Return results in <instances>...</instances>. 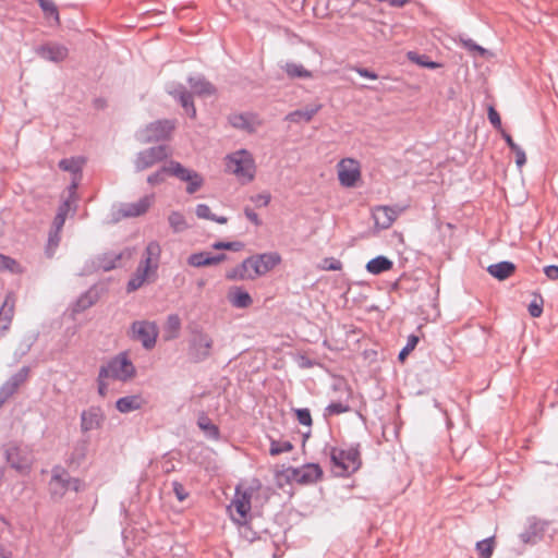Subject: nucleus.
Masks as SVG:
<instances>
[{
	"mask_svg": "<svg viewBox=\"0 0 558 558\" xmlns=\"http://www.w3.org/2000/svg\"><path fill=\"white\" fill-rule=\"evenodd\" d=\"M320 268L323 270H341L342 263L333 257L324 258Z\"/></svg>",
	"mask_w": 558,
	"mask_h": 558,
	"instance_id": "3c124183",
	"label": "nucleus"
},
{
	"mask_svg": "<svg viewBox=\"0 0 558 558\" xmlns=\"http://www.w3.org/2000/svg\"><path fill=\"white\" fill-rule=\"evenodd\" d=\"M463 45L470 51L475 52L480 57H485L488 53V51L485 48L475 44L471 38L463 39Z\"/></svg>",
	"mask_w": 558,
	"mask_h": 558,
	"instance_id": "5fc2aeb1",
	"label": "nucleus"
},
{
	"mask_svg": "<svg viewBox=\"0 0 558 558\" xmlns=\"http://www.w3.org/2000/svg\"><path fill=\"white\" fill-rule=\"evenodd\" d=\"M476 550L478 553L480 558H490L494 550V537H488L486 539L477 542Z\"/></svg>",
	"mask_w": 558,
	"mask_h": 558,
	"instance_id": "ea45409f",
	"label": "nucleus"
},
{
	"mask_svg": "<svg viewBox=\"0 0 558 558\" xmlns=\"http://www.w3.org/2000/svg\"><path fill=\"white\" fill-rule=\"evenodd\" d=\"M4 456L7 462L11 465V468L20 472L28 470L31 468V460L27 457L26 452L15 444L7 445Z\"/></svg>",
	"mask_w": 558,
	"mask_h": 558,
	"instance_id": "2eb2a0df",
	"label": "nucleus"
},
{
	"mask_svg": "<svg viewBox=\"0 0 558 558\" xmlns=\"http://www.w3.org/2000/svg\"><path fill=\"white\" fill-rule=\"evenodd\" d=\"M83 161L76 158H64L59 161V168L71 172L74 177H81Z\"/></svg>",
	"mask_w": 558,
	"mask_h": 558,
	"instance_id": "f704fd0d",
	"label": "nucleus"
},
{
	"mask_svg": "<svg viewBox=\"0 0 558 558\" xmlns=\"http://www.w3.org/2000/svg\"><path fill=\"white\" fill-rule=\"evenodd\" d=\"M250 259L252 260L256 277L267 274L281 262V257L278 253H264L251 256Z\"/></svg>",
	"mask_w": 558,
	"mask_h": 558,
	"instance_id": "dca6fc26",
	"label": "nucleus"
},
{
	"mask_svg": "<svg viewBox=\"0 0 558 558\" xmlns=\"http://www.w3.org/2000/svg\"><path fill=\"white\" fill-rule=\"evenodd\" d=\"M100 377L128 383L136 376V367L126 352H121L102 364Z\"/></svg>",
	"mask_w": 558,
	"mask_h": 558,
	"instance_id": "f257e3e1",
	"label": "nucleus"
},
{
	"mask_svg": "<svg viewBox=\"0 0 558 558\" xmlns=\"http://www.w3.org/2000/svg\"><path fill=\"white\" fill-rule=\"evenodd\" d=\"M105 413L100 407L92 405L81 413V430L87 433L99 429L105 422Z\"/></svg>",
	"mask_w": 558,
	"mask_h": 558,
	"instance_id": "ddd939ff",
	"label": "nucleus"
},
{
	"mask_svg": "<svg viewBox=\"0 0 558 558\" xmlns=\"http://www.w3.org/2000/svg\"><path fill=\"white\" fill-rule=\"evenodd\" d=\"M31 373L28 366H23L19 372L13 374L7 381L0 387V404H3L9 398H11L19 388L26 383Z\"/></svg>",
	"mask_w": 558,
	"mask_h": 558,
	"instance_id": "f8f14e48",
	"label": "nucleus"
},
{
	"mask_svg": "<svg viewBox=\"0 0 558 558\" xmlns=\"http://www.w3.org/2000/svg\"><path fill=\"white\" fill-rule=\"evenodd\" d=\"M487 271L498 280H506L515 271V266L511 262L502 260L497 264L489 265Z\"/></svg>",
	"mask_w": 558,
	"mask_h": 558,
	"instance_id": "393cba45",
	"label": "nucleus"
},
{
	"mask_svg": "<svg viewBox=\"0 0 558 558\" xmlns=\"http://www.w3.org/2000/svg\"><path fill=\"white\" fill-rule=\"evenodd\" d=\"M94 303H95L94 296L89 292H86V293L82 294L76 300V302L73 305V312L81 313V312L89 308Z\"/></svg>",
	"mask_w": 558,
	"mask_h": 558,
	"instance_id": "79ce46f5",
	"label": "nucleus"
},
{
	"mask_svg": "<svg viewBox=\"0 0 558 558\" xmlns=\"http://www.w3.org/2000/svg\"><path fill=\"white\" fill-rule=\"evenodd\" d=\"M170 175L186 182V193L194 194L204 185V178L195 170L185 168L182 163L171 160Z\"/></svg>",
	"mask_w": 558,
	"mask_h": 558,
	"instance_id": "6e6552de",
	"label": "nucleus"
},
{
	"mask_svg": "<svg viewBox=\"0 0 558 558\" xmlns=\"http://www.w3.org/2000/svg\"><path fill=\"white\" fill-rule=\"evenodd\" d=\"M193 92L199 96L203 95H213L216 92V88L211 83L206 81L203 76L189 77L187 80Z\"/></svg>",
	"mask_w": 558,
	"mask_h": 558,
	"instance_id": "7c9ffc66",
	"label": "nucleus"
},
{
	"mask_svg": "<svg viewBox=\"0 0 558 558\" xmlns=\"http://www.w3.org/2000/svg\"><path fill=\"white\" fill-rule=\"evenodd\" d=\"M59 242H60V232L51 230L49 232L48 244H47V248H46V253H47L48 257L53 256L54 250L58 247Z\"/></svg>",
	"mask_w": 558,
	"mask_h": 558,
	"instance_id": "49530a36",
	"label": "nucleus"
},
{
	"mask_svg": "<svg viewBox=\"0 0 558 558\" xmlns=\"http://www.w3.org/2000/svg\"><path fill=\"white\" fill-rule=\"evenodd\" d=\"M211 246L215 250H229V251L238 252L244 247V243L240 242V241H233V242L217 241Z\"/></svg>",
	"mask_w": 558,
	"mask_h": 558,
	"instance_id": "a18cd8bd",
	"label": "nucleus"
},
{
	"mask_svg": "<svg viewBox=\"0 0 558 558\" xmlns=\"http://www.w3.org/2000/svg\"><path fill=\"white\" fill-rule=\"evenodd\" d=\"M146 281L147 280H145V278L140 277V276L134 274L131 277V279L129 280L128 284H126V291L128 292H134L137 289H140Z\"/></svg>",
	"mask_w": 558,
	"mask_h": 558,
	"instance_id": "6e6d98bb",
	"label": "nucleus"
},
{
	"mask_svg": "<svg viewBox=\"0 0 558 558\" xmlns=\"http://www.w3.org/2000/svg\"><path fill=\"white\" fill-rule=\"evenodd\" d=\"M195 214L199 219H213L214 214H211L210 208L206 204H198L195 208Z\"/></svg>",
	"mask_w": 558,
	"mask_h": 558,
	"instance_id": "4d7b16f0",
	"label": "nucleus"
},
{
	"mask_svg": "<svg viewBox=\"0 0 558 558\" xmlns=\"http://www.w3.org/2000/svg\"><path fill=\"white\" fill-rule=\"evenodd\" d=\"M320 105L317 106H307L303 109H299L295 111L290 112L286 120L293 123H300V122H310L313 117L319 111Z\"/></svg>",
	"mask_w": 558,
	"mask_h": 558,
	"instance_id": "c85d7f7f",
	"label": "nucleus"
},
{
	"mask_svg": "<svg viewBox=\"0 0 558 558\" xmlns=\"http://www.w3.org/2000/svg\"><path fill=\"white\" fill-rule=\"evenodd\" d=\"M350 411V405L343 402H331L325 409V415H339Z\"/></svg>",
	"mask_w": 558,
	"mask_h": 558,
	"instance_id": "c03bdc74",
	"label": "nucleus"
},
{
	"mask_svg": "<svg viewBox=\"0 0 558 558\" xmlns=\"http://www.w3.org/2000/svg\"><path fill=\"white\" fill-rule=\"evenodd\" d=\"M250 118L251 117L248 114L234 113L229 117V122L235 129L244 130L248 133H252L255 131V128L251 122Z\"/></svg>",
	"mask_w": 558,
	"mask_h": 558,
	"instance_id": "473e14b6",
	"label": "nucleus"
},
{
	"mask_svg": "<svg viewBox=\"0 0 558 558\" xmlns=\"http://www.w3.org/2000/svg\"><path fill=\"white\" fill-rule=\"evenodd\" d=\"M14 314V300L7 296L0 308V338L9 329Z\"/></svg>",
	"mask_w": 558,
	"mask_h": 558,
	"instance_id": "b1692460",
	"label": "nucleus"
},
{
	"mask_svg": "<svg viewBox=\"0 0 558 558\" xmlns=\"http://www.w3.org/2000/svg\"><path fill=\"white\" fill-rule=\"evenodd\" d=\"M283 71L290 78H311V71L306 70L302 64L294 62H287L283 65Z\"/></svg>",
	"mask_w": 558,
	"mask_h": 558,
	"instance_id": "72a5a7b5",
	"label": "nucleus"
},
{
	"mask_svg": "<svg viewBox=\"0 0 558 558\" xmlns=\"http://www.w3.org/2000/svg\"><path fill=\"white\" fill-rule=\"evenodd\" d=\"M256 275L253 269L252 260L250 257L244 259L241 264L228 270L226 279L228 280H252Z\"/></svg>",
	"mask_w": 558,
	"mask_h": 558,
	"instance_id": "aec40b11",
	"label": "nucleus"
},
{
	"mask_svg": "<svg viewBox=\"0 0 558 558\" xmlns=\"http://www.w3.org/2000/svg\"><path fill=\"white\" fill-rule=\"evenodd\" d=\"M175 124L172 120H158L149 123L145 129L138 132L137 138L143 144H149L168 140L174 130Z\"/></svg>",
	"mask_w": 558,
	"mask_h": 558,
	"instance_id": "423d86ee",
	"label": "nucleus"
},
{
	"mask_svg": "<svg viewBox=\"0 0 558 558\" xmlns=\"http://www.w3.org/2000/svg\"><path fill=\"white\" fill-rule=\"evenodd\" d=\"M172 489L179 501H184L189 497L185 487L177 481L172 482Z\"/></svg>",
	"mask_w": 558,
	"mask_h": 558,
	"instance_id": "bf43d9fd",
	"label": "nucleus"
},
{
	"mask_svg": "<svg viewBox=\"0 0 558 558\" xmlns=\"http://www.w3.org/2000/svg\"><path fill=\"white\" fill-rule=\"evenodd\" d=\"M170 169H171V160L168 162V165H165L160 167L157 171L149 174L147 177V183L155 186L163 183L166 181V177L170 175Z\"/></svg>",
	"mask_w": 558,
	"mask_h": 558,
	"instance_id": "e433bc0d",
	"label": "nucleus"
},
{
	"mask_svg": "<svg viewBox=\"0 0 558 558\" xmlns=\"http://www.w3.org/2000/svg\"><path fill=\"white\" fill-rule=\"evenodd\" d=\"M400 210L389 206H377L373 210L375 226L380 229H388L399 216Z\"/></svg>",
	"mask_w": 558,
	"mask_h": 558,
	"instance_id": "a211bd4d",
	"label": "nucleus"
},
{
	"mask_svg": "<svg viewBox=\"0 0 558 558\" xmlns=\"http://www.w3.org/2000/svg\"><path fill=\"white\" fill-rule=\"evenodd\" d=\"M169 94L178 99L181 106H183V104L192 97V94L189 93L183 85H179L175 88L169 90Z\"/></svg>",
	"mask_w": 558,
	"mask_h": 558,
	"instance_id": "de8ad7c7",
	"label": "nucleus"
},
{
	"mask_svg": "<svg viewBox=\"0 0 558 558\" xmlns=\"http://www.w3.org/2000/svg\"><path fill=\"white\" fill-rule=\"evenodd\" d=\"M169 225L173 232L179 233L187 229V222L180 211H172L168 217Z\"/></svg>",
	"mask_w": 558,
	"mask_h": 558,
	"instance_id": "4c0bfd02",
	"label": "nucleus"
},
{
	"mask_svg": "<svg viewBox=\"0 0 558 558\" xmlns=\"http://www.w3.org/2000/svg\"><path fill=\"white\" fill-rule=\"evenodd\" d=\"M250 201L254 203L257 207H266L271 201V195L268 192H263L256 195H252Z\"/></svg>",
	"mask_w": 558,
	"mask_h": 558,
	"instance_id": "8fccbe9b",
	"label": "nucleus"
},
{
	"mask_svg": "<svg viewBox=\"0 0 558 558\" xmlns=\"http://www.w3.org/2000/svg\"><path fill=\"white\" fill-rule=\"evenodd\" d=\"M393 263L386 256H377L366 264V270L372 275H379L392 268Z\"/></svg>",
	"mask_w": 558,
	"mask_h": 558,
	"instance_id": "2f4dec72",
	"label": "nucleus"
},
{
	"mask_svg": "<svg viewBox=\"0 0 558 558\" xmlns=\"http://www.w3.org/2000/svg\"><path fill=\"white\" fill-rule=\"evenodd\" d=\"M145 403L141 395H131L118 399L116 408L121 413H129L142 409Z\"/></svg>",
	"mask_w": 558,
	"mask_h": 558,
	"instance_id": "5701e85b",
	"label": "nucleus"
},
{
	"mask_svg": "<svg viewBox=\"0 0 558 558\" xmlns=\"http://www.w3.org/2000/svg\"><path fill=\"white\" fill-rule=\"evenodd\" d=\"M418 343V337L415 335H410L407 340V344L399 352L398 359L400 362H403L407 356L415 349Z\"/></svg>",
	"mask_w": 558,
	"mask_h": 558,
	"instance_id": "37998d69",
	"label": "nucleus"
},
{
	"mask_svg": "<svg viewBox=\"0 0 558 558\" xmlns=\"http://www.w3.org/2000/svg\"><path fill=\"white\" fill-rule=\"evenodd\" d=\"M181 328V319L177 314H171L167 318V329L174 332L173 337L177 336Z\"/></svg>",
	"mask_w": 558,
	"mask_h": 558,
	"instance_id": "864d4df0",
	"label": "nucleus"
},
{
	"mask_svg": "<svg viewBox=\"0 0 558 558\" xmlns=\"http://www.w3.org/2000/svg\"><path fill=\"white\" fill-rule=\"evenodd\" d=\"M529 313L532 317L536 318L539 317L543 313V299L539 298V300H533L529 305Z\"/></svg>",
	"mask_w": 558,
	"mask_h": 558,
	"instance_id": "13d9d810",
	"label": "nucleus"
},
{
	"mask_svg": "<svg viewBox=\"0 0 558 558\" xmlns=\"http://www.w3.org/2000/svg\"><path fill=\"white\" fill-rule=\"evenodd\" d=\"M544 533L545 523L533 521L529 524L526 530L520 534V538L524 544H536L543 538Z\"/></svg>",
	"mask_w": 558,
	"mask_h": 558,
	"instance_id": "4be33fe9",
	"label": "nucleus"
},
{
	"mask_svg": "<svg viewBox=\"0 0 558 558\" xmlns=\"http://www.w3.org/2000/svg\"><path fill=\"white\" fill-rule=\"evenodd\" d=\"M244 215L256 227L262 225V220L259 219L258 215L251 207L246 206L244 208Z\"/></svg>",
	"mask_w": 558,
	"mask_h": 558,
	"instance_id": "69168bd1",
	"label": "nucleus"
},
{
	"mask_svg": "<svg viewBox=\"0 0 558 558\" xmlns=\"http://www.w3.org/2000/svg\"><path fill=\"white\" fill-rule=\"evenodd\" d=\"M197 426L209 439L218 440L220 438L219 427L211 422L205 412L198 414Z\"/></svg>",
	"mask_w": 558,
	"mask_h": 558,
	"instance_id": "a878e982",
	"label": "nucleus"
},
{
	"mask_svg": "<svg viewBox=\"0 0 558 558\" xmlns=\"http://www.w3.org/2000/svg\"><path fill=\"white\" fill-rule=\"evenodd\" d=\"M207 252L193 253L187 258V264L193 267H202L203 259Z\"/></svg>",
	"mask_w": 558,
	"mask_h": 558,
	"instance_id": "0e129e2a",
	"label": "nucleus"
},
{
	"mask_svg": "<svg viewBox=\"0 0 558 558\" xmlns=\"http://www.w3.org/2000/svg\"><path fill=\"white\" fill-rule=\"evenodd\" d=\"M361 177L360 165L351 158L342 159L338 163V179L341 185L352 187Z\"/></svg>",
	"mask_w": 558,
	"mask_h": 558,
	"instance_id": "9b49d317",
	"label": "nucleus"
},
{
	"mask_svg": "<svg viewBox=\"0 0 558 558\" xmlns=\"http://www.w3.org/2000/svg\"><path fill=\"white\" fill-rule=\"evenodd\" d=\"M293 449V445L289 440H275L271 439L269 453L271 456H278L283 452H289Z\"/></svg>",
	"mask_w": 558,
	"mask_h": 558,
	"instance_id": "a19ab883",
	"label": "nucleus"
},
{
	"mask_svg": "<svg viewBox=\"0 0 558 558\" xmlns=\"http://www.w3.org/2000/svg\"><path fill=\"white\" fill-rule=\"evenodd\" d=\"M252 494L247 490L235 489L229 511L231 519L236 524L247 523L248 513L251 511Z\"/></svg>",
	"mask_w": 558,
	"mask_h": 558,
	"instance_id": "0eeeda50",
	"label": "nucleus"
},
{
	"mask_svg": "<svg viewBox=\"0 0 558 558\" xmlns=\"http://www.w3.org/2000/svg\"><path fill=\"white\" fill-rule=\"evenodd\" d=\"M240 525V532H241V535L246 538L247 541L250 542H253L257 538V533L252 531L250 525H248V522L247 523H242V524H239Z\"/></svg>",
	"mask_w": 558,
	"mask_h": 558,
	"instance_id": "e2e57ef3",
	"label": "nucleus"
},
{
	"mask_svg": "<svg viewBox=\"0 0 558 558\" xmlns=\"http://www.w3.org/2000/svg\"><path fill=\"white\" fill-rule=\"evenodd\" d=\"M161 253V247L158 242L151 241L147 244L145 252L143 254V259L141 263L144 265L150 266L153 269L157 270L159 264V257Z\"/></svg>",
	"mask_w": 558,
	"mask_h": 558,
	"instance_id": "bb28decb",
	"label": "nucleus"
},
{
	"mask_svg": "<svg viewBox=\"0 0 558 558\" xmlns=\"http://www.w3.org/2000/svg\"><path fill=\"white\" fill-rule=\"evenodd\" d=\"M407 56L410 61H412L413 63H415L422 68H427V69L434 70V69H437L440 66L439 63L429 60L426 54H420L415 51H409L407 53Z\"/></svg>",
	"mask_w": 558,
	"mask_h": 558,
	"instance_id": "c9c22d12",
	"label": "nucleus"
},
{
	"mask_svg": "<svg viewBox=\"0 0 558 558\" xmlns=\"http://www.w3.org/2000/svg\"><path fill=\"white\" fill-rule=\"evenodd\" d=\"M0 270H8L12 274L22 272L20 264L12 257L0 253Z\"/></svg>",
	"mask_w": 558,
	"mask_h": 558,
	"instance_id": "58836bf2",
	"label": "nucleus"
},
{
	"mask_svg": "<svg viewBox=\"0 0 558 558\" xmlns=\"http://www.w3.org/2000/svg\"><path fill=\"white\" fill-rule=\"evenodd\" d=\"M66 211H68V203L65 202L59 208V211H58V214L56 215V217L53 219V230L54 231H58V232L61 231V229H62V227L64 225V221H65Z\"/></svg>",
	"mask_w": 558,
	"mask_h": 558,
	"instance_id": "09e8293b",
	"label": "nucleus"
},
{
	"mask_svg": "<svg viewBox=\"0 0 558 558\" xmlns=\"http://www.w3.org/2000/svg\"><path fill=\"white\" fill-rule=\"evenodd\" d=\"M156 272L155 269H153L150 266L144 265L143 263H140L138 267L136 268L135 275L145 278V280H149L151 276H154Z\"/></svg>",
	"mask_w": 558,
	"mask_h": 558,
	"instance_id": "680f3d73",
	"label": "nucleus"
},
{
	"mask_svg": "<svg viewBox=\"0 0 558 558\" xmlns=\"http://www.w3.org/2000/svg\"><path fill=\"white\" fill-rule=\"evenodd\" d=\"M214 344L213 338L203 332L196 331L194 332L189 347V356L195 362H203L210 356V351Z\"/></svg>",
	"mask_w": 558,
	"mask_h": 558,
	"instance_id": "1a4fd4ad",
	"label": "nucleus"
},
{
	"mask_svg": "<svg viewBox=\"0 0 558 558\" xmlns=\"http://www.w3.org/2000/svg\"><path fill=\"white\" fill-rule=\"evenodd\" d=\"M288 473V477L299 484H312L323 476V470L316 463H307L301 468H290Z\"/></svg>",
	"mask_w": 558,
	"mask_h": 558,
	"instance_id": "9d476101",
	"label": "nucleus"
},
{
	"mask_svg": "<svg viewBox=\"0 0 558 558\" xmlns=\"http://www.w3.org/2000/svg\"><path fill=\"white\" fill-rule=\"evenodd\" d=\"M544 274L546 277L550 280H557L558 279V266L556 265H548L544 268Z\"/></svg>",
	"mask_w": 558,
	"mask_h": 558,
	"instance_id": "774afa93",
	"label": "nucleus"
},
{
	"mask_svg": "<svg viewBox=\"0 0 558 558\" xmlns=\"http://www.w3.org/2000/svg\"><path fill=\"white\" fill-rule=\"evenodd\" d=\"M296 420L301 425L311 426L312 425V416L308 409H296L295 410Z\"/></svg>",
	"mask_w": 558,
	"mask_h": 558,
	"instance_id": "603ef678",
	"label": "nucleus"
},
{
	"mask_svg": "<svg viewBox=\"0 0 558 558\" xmlns=\"http://www.w3.org/2000/svg\"><path fill=\"white\" fill-rule=\"evenodd\" d=\"M71 476L68 471L57 466L52 470V476L50 480V489L54 495L62 496L68 490V483H70Z\"/></svg>",
	"mask_w": 558,
	"mask_h": 558,
	"instance_id": "6ab92c4d",
	"label": "nucleus"
},
{
	"mask_svg": "<svg viewBox=\"0 0 558 558\" xmlns=\"http://www.w3.org/2000/svg\"><path fill=\"white\" fill-rule=\"evenodd\" d=\"M45 21L49 25H58L59 24V10L54 1L52 0H37Z\"/></svg>",
	"mask_w": 558,
	"mask_h": 558,
	"instance_id": "c756f323",
	"label": "nucleus"
},
{
	"mask_svg": "<svg viewBox=\"0 0 558 558\" xmlns=\"http://www.w3.org/2000/svg\"><path fill=\"white\" fill-rule=\"evenodd\" d=\"M153 202L154 195H146L137 202L122 204L119 211L123 217H138L150 208Z\"/></svg>",
	"mask_w": 558,
	"mask_h": 558,
	"instance_id": "f3484780",
	"label": "nucleus"
},
{
	"mask_svg": "<svg viewBox=\"0 0 558 558\" xmlns=\"http://www.w3.org/2000/svg\"><path fill=\"white\" fill-rule=\"evenodd\" d=\"M515 154V163L519 168L525 165L526 156L524 150L519 146L517 149L512 150Z\"/></svg>",
	"mask_w": 558,
	"mask_h": 558,
	"instance_id": "338daca9",
	"label": "nucleus"
},
{
	"mask_svg": "<svg viewBox=\"0 0 558 558\" xmlns=\"http://www.w3.org/2000/svg\"><path fill=\"white\" fill-rule=\"evenodd\" d=\"M171 156V150L167 145H158L146 148L137 153L134 159V168L136 172H142L155 165L168 159Z\"/></svg>",
	"mask_w": 558,
	"mask_h": 558,
	"instance_id": "39448f33",
	"label": "nucleus"
},
{
	"mask_svg": "<svg viewBox=\"0 0 558 558\" xmlns=\"http://www.w3.org/2000/svg\"><path fill=\"white\" fill-rule=\"evenodd\" d=\"M35 51L40 58L54 63L64 61L69 56V49L64 45L52 41L38 46Z\"/></svg>",
	"mask_w": 558,
	"mask_h": 558,
	"instance_id": "4468645a",
	"label": "nucleus"
},
{
	"mask_svg": "<svg viewBox=\"0 0 558 558\" xmlns=\"http://www.w3.org/2000/svg\"><path fill=\"white\" fill-rule=\"evenodd\" d=\"M123 257H126V258L131 257V251L129 248H126L120 253H116V252L105 253L99 259L100 267L105 271H109V270L116 268Z\"/></svg>",
	"mask_w": 558,
	"mask_h": 558,
	"instance_id": "cd10ccee",
	"label": "nucleus"
},
{
	"mask_svg": "<svg viewBox=\"0 0 558 558\" xmlns=\"http://www.w3.org/2000/svg\"><path fill=\"white\" fill-rule=\"evenodd\" d=\"M227 170L239 178H244L247 181L254 179L255 166L251 154L241 149L227 157Z\"/></svg>",
	"mask_w": 558,
	"mask_h": 558,
	"instance_id": "7ed1b4c3",
	"label": "nucleus"
},
{
	"mask_svg": "<svg viewBox=\"0 0 558 558\" xmlns=\"http://www.w3.org/2000/svg\"><path fill=\"white\" fill-rule=\"evenodd\" d=\"M330 460L337 475L349 476L362 465L360 445L351 446L345 450L331 447Z\"/></svg>",
	"mask_w": 558,
	"mask_h": 558,
	"instance_id": "f03ea898",
	"label": "nucleus"
},
{
	"mask_svg": "<svg viewBox=\"0 0 558 558\" xmlns=\"http://www.w3.org/2000/svg\"><path fill=\"white\" fill-rule=\"evenodd\" d=\"M228 300L235 308H247L253 304L250 293L240 287H232L229 290Z\"/></svg>",
	"mask_w": 558,
	"mask_h": 558,
	"instance_id": "412c9836",
	"label": "nucleus"
},
{
	"mask_svg": "<svg viewBox=\"0 0 558 558\" xmlns=\"http://www.w3.org/2000/svg\"><path fill=\"white\" fill-rule=\"evenodd\" d=\"M488 120L495 129L502 130L500 116L493 106L488 108Z\"/></svg>",
	"mask_w": 558,
	"mask_h": 558,
	"instance_id": "052dcab7",
	"label": "nucleus"
},
{
	"mask_svg": "<svg viewBox=\"0 0 558 558\" xmlns=\"http://www.w3.org/2000/svg\"><path fill=\"white\" fill-rule=\"evenodd\" d=\"M159 335L158 326L155 322L135 320L132 323L129 336L132 340L141 342L144 349L155 348Z\"/></svg>",
	"mask_w": 558,
	"mask_h": 558,
	"instance_id": "20e7f679",
	"label": "nucleus"
}]
</instances>
